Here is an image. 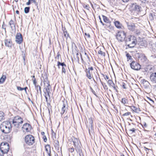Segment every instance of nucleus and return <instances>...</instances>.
Listing matches in <instances>:
<instances>
[{
  "mask_svg": "<svg viewBox=\"0 0 156 156\" xmlns=\"http://www.w3.org/2000/svg\"><path fill=\"white\" fill-rule=\"evenodd\" d=\"M23 41V37L22 34L20 33L17 34L16 36V41L18 44H20Z\"/></svg>",
  "mask_w": 156,
  "mask_h": 156,
  "instance_id": "nucleus-13",
  "label": "nucleus"
},
{
  "mask_svg": "<svg viewBox=\"0 0 156 156\" xmlns=\"http://www.w3.org/2000/svg\"><path fill=\"white\" fill-rule=\"evenodd\" d=\"M23 122V119L20 116H17L14 117L12 121V124L15 127L18 128L21 126Z\"/></svg>",
  "mask_w": 156,
  "mask_h": 156,
  "instance_id": "nucleus-5",
  "label": "nucleus"
},
{
  "mask_svg": "<svg viewBox=\"0 0 156 156\" xmlns=\"http://www.w3.org/2000/svg\"><path fill=\"white\" fill-rule=\"evenodd\" d=\"M126 37V34L122 31L118 32L116 35L117 39L120 41H123Z\"/></svg>",
  "mask_w": 156,
  "mask_h": 156,
  "instance_id": "nucleus-7",
  "label": "nucleus"
},
{
  "mask_svg": "<svg viewBox=\"0 0 156 156\" xmlns=\"http://www.w3.org/2000/svg\"><path fill=\"white\" fill-rule=\"evenodd\" d=\"M26 143L28 145H32L35 142V138L32 135H28L25 138Z\"/></svg>",
  "mask_w": 156,
  "mask_h": 156,
  "instance_id": "nucleus-6",
  "label": "nucleus"
},
{
  "mask_svg": "<svg viewBox=\"0 0 156 156\" xmlns=\"http://www.w3.org/2000/svg\"><path fill=\"white\" fill-rule=\"evenodd\" d=\"M16 13L18 14H19V11L18 10H16Z\"/></svg>",
  "mask_w": 156,
  "mask_h": 156,
  "instance_id": "nucleus-61",
  "label": "nucleus"
},
{
  "mask_svg": "<svg viewBox=\"0 0 156 156\" xmlns=\"http://www.w3.org/2000/svg\"><path fill=\"white\" fill-rule=\"evenodd\" d=\"M104 77H105V78L106 80V79H108V76L106 75H105V76H104Z\"/></svg>",
  "mask_w": 156,
  "mask_h": 156,
  "instance_id": "nucleus-54",
  "label": "nucleus"
},
{
  "mask_svg": "<svg viewBox=\"0 0 156 156\" xmlns=\"http://www.w3.org/2000/svg\"><path fill=\"white\" fill-rule=\"evenodd\" d=\"M30 4V1H28V2L26 3V5H29Z\"/></svg>",
  "mask_w": 156,
  "mask_h": 156,
  "instance_id": "nucleus-51",
  "label": "nucleus"
},
{
  "mask_svg": "<svg viewBox=\"0 0 156 156\" xmlns=\"http://www.w3.org/2000/svg\"><path fill=\"white\" fill-rule=\"evenodd\" d=\"M127 27L129 30L132 31H134L135 30L136 28V27L134 23H128Z\"/></svg>",
  "mask_w": 156,
  "mask_h": 156,
  "instance_id": "nucleus-15",
  "label": "nucleus"
},
{
  "mask_svg": "<svg viewBox=\"0 0 156 156\" xmlns=\"http://www.w3.org/2000/svg\"><path fill=\"white\" fill-rule=\"evenodd\" d=\"M45 97L46 102H48V98L47 97V96L46 95L45 96Z\"/></svg>",
  "mask_w": 156,
  "mask_h": 156,
  "instance_id": "nucleus-58",
  "label": "nucleus"
},
{
  "mask_svg": "<svg viewBox=\"0 0 156 156\" xmlns=\"http://www.w3.org/2000/svg\"><path fill=\"white\" fill-rule=\"evenodd\" d=\"M6 78V77L5 76L3 75L0 79V84L3 83L5 81Z\"/></svg>",
  "mask_w": 156,
  "mask_h": 156,
  "instance_id": "nucleus-24",
  "label": "nucleus"
},
{
  "mask_svg": "<svg viewBox=\"0 0 156 156\" xmlns=\"http://www.w3.org/2000/svg\"><path fill=\"white\" fill-rule=\"evenodd\" d=\"M60 54L59 52H58L57 54V56L55 57V61L58 60L59 58Z\"/></svg>",
  "mask_w": 156,
  "mask_h": 156,
  "instance_id": "nucleus-38",
  "label": "nucleus"
},
{
  "mask_svg": "<svg viewBox=\"0 0 156 156\" xmlns=\"http://www.w3.org/2000/svg\"><path fill=\"white\" fill-rule=\"evenodd\" d=\"M5 44L6 46L11 47L12 45V43L10 40L6 39L5 41Z\"/></svg>",
  "mask_w": 156,
  "mask_h": 156,
  "instance_id": "nucleus-17",
  "label": "nucleus"
},
{
  "mask_svg": "<svg viewBox=\"0 0 156 156\" xmlns=\"http://www.w3.org/2000/svg\"><path fill=\"white\" fill-rule=\"evenodd\" d=\"M144 149H145V150L147 151V150H148V151H149L150 150H151L150 149H148L147 147H144Z\"/></svg>",
  "mask_w": 156,
  "mask_h": 156,
  "instance_id": "nucleus-53",
  "label": "nucleus"
},
{
  "mask_svg": "<svg viewBox=\"0 0 156 156\" xmlns=\"http://www.w3.org/2000/svg\"><path fill=\"white\" fill-rule=\"evenodd\" d=\"M63 104L61 109V114L62 115L66 113L68 110V105L66 102L63 101Z\"/></svg>",
  "mask_w": 156,
  "mask_h": 156,
  "instance_id": "nucleus-12",
  "label": "nucleus"
},
{
  "mask_svg": "<svg viewBox=\"0 0 156 156\" xmlns=\"http://www.w3.org/2000/svg\"><path fill=\"white\" fill-rule=\"evenodd\" d=\"M54 142L55 143V146L56 147H58L59 146V142L58 140H55L54 141Z\"/></svg>",
  "mask_w": 156,
  "mask_h": 156,
  "instance_id": "nucleus-34",
  "label": "nucleus"
},
{
  "mask_svg": "<svg viewBox=\"0 0 156 156\" xmlns=\"http://www.w3.org/2000/svg\"><path fill=\"white\" fill-rule=\"evenodd\" d=\"M85 34L86 36H87V37L88 38L90 37V34H87V33H85Z\"/></svg>",
  "mask_w": 156,
  "mask_h": 156,
  "instance_id": "nucleus-49",
  "label": "nucleus"
},
{
  "mask_svg": "<svg viewBox=\"0 0 156 156\" xmlns=\"http://www.w3.org/2000/svg\"><path fill=\"white\" fill-rule=\"evenodd\" d=\"M4 113L2 112H0V121L4 119Z\"/></svg>",
  "mask_w": 156,
  "mask_h": 156,
  "instance_id": "nucleus-26",
  "label": "nucleus"
},
{
  "mask_svg": "<svg viewBox=\"0 0 156 156\" xmlns=\"http://www.w3.org/2000/svg\"><path fill=\"white\" fill-rule=\"evenodd\" d=\"M141 8V7L140 5L136 4H133L131 5L130 9L131 10L135 11L137 13L140 12Z\"/></svg>",
  "mask_w": 156,
  "mask_h": 156,
  "instance_id": "nucleus-10",
  "label": "nucleus"
},
{
  "mask_svg": "<svg viewBox=\"0 0 156 156\" xmlns=\"http://www.w3.org/2000/svg\"><path fill=\"white\" fill-rule=\"evenodd\" d=\"M108 83L112 87H113L115 85V83L113 82L111 80H109L108 81Z\"/></svg>",
  "mask_w": 156,
  "mask_h": 156,
  "instance_id": "nucleus-28",
  "label": "nucleus"
},
{
  "mask_svg": "<svg viewBox=\"0 0 156 156\" xmlns=\"http://www.w3.org/2000/svg\"><path fill=\"white\" fill-rule=\"evenodd\" d=\"M121 102L122 104L125 106L128 104V100L125 98H122V99Z\"/></svg>",
  "mask_w": 156,
  "mask_h": 156,
  "instance_id": "nucleus-21",
  "label": "nucleus"
},
{
  "mask_svg": "<svg viewBox=\"0 0 156 156\" xmlns=\"http://www.w3.org/2000/svg\"><path fill=\"white\" fill-rule=\"evenodd\" d=\"M85 55L86 56V57L88 59H89V57L88 56V55L87 54V53L86 52H85Z\"/></svg>",
  "mask_w": 156,
  "mask_h": 156,
  "instance_id": "nucleus-50",
  "label": "nucleus"
},
{
  "mask_svg": "<svg viewBox=\"0 0 156 156\" xmlns=\"http://www.w3.org/2000/svg\"><path fill=\"white\" fill-rule=\"evenodd\" d=\"M135 130L136 129L135 128H133L132 129H129V131L130 133H133L135 132Z\"/></svg>",
  "mask_w": 156,
  "mask_h": 156,
  "instance_id": "nucleus-36",
  "label": "nucleus"
},
{
  "mask_svg": "<svg viewBox=\"0 0 156 156\" xmlns=\"http://www.w3.org/2000/svg\"><path fill=\"white\" fill-rule=\"evenodd\" d=\"M112 87L114 88V90H115L117 92H118L117 90V86H116L115 85L114 86H113V87Z\"/></svg>",
  "mask_w": 156,
  "mask_h": 156,
  "instance_id": "nucleus-39",
  "label": "nucleus"
},
{
  "mask_svg": "<svg viewBox=\"0 0 156 156\" xmlns=\"http://www.w3.org/2000/svg\"><path fill=\"white\" fill-rule=\"evenodd\" d=\"M131 114L130 112H127L126 113L124 114H123L122 116H127L130 115Z\"/></svg>",
  "mask_w": 156,
  "mask_h": 156,
  "instance_id": "nucleus-40",
  "label": "nucleus"
},
{
  "mask_svg": "<svg viewBox=\"0 0 156 156\" xmlns=\"http://www.w3.org/2000/svg\"><path fill=\"white\" fill-rule=\"evenodd\" d=\"M114 24L115 27L118 28H121L122 26V24L118 21H116L114 22Z\"/></svg>",
  "mask_w": 156,
  "mask_h": 156,
  "instance_id": "nucleus-20",
  "label": "nucleus"
},
{
  "mask_svg": "<svg viewBox=\"0 0 156 156\" xmlns=\"http://www.w3.org/2000/svg\"><path fill=\"white\" fill-rule=\"evenodd\" d=\"M64 36L66 38H67L68 37H69V34L67 31H64Z\"/></svg>",
  "mask_w": 156,
  "mask_h": 156,
  "instance_id": "nucleus-37",
  "label": "nucleus"
},
{
  "mask_svg": "<svg viewBox=\"0 0 156 156\" xmlns=\"http://www.w3.org/2000/svg\"><path fill=\"white\" fill-rule=\"evenodd\" d=\"M99 20H100V23L103 25H104V23H103L102 21L101 20V18L100 16H99Z\"/></svg>",
  "mask_w": 156,
  "mask_h": 156,
  "instance_id": "nucleus-47",
  "label": "nucleus"
},
{
  "mask_svg": "<svg viewBox=\"0 0 156 156\" xmlns=\"http://www.w3.org/2000/svg\"><path fill=\"white\" fill-rule=\"evenodd\" d=\"M122 1L124 2H127L129 0H122Z\"/></svg>",
  "mask_w": 156,
  "mask_h": 156,
  "instance_id": "nucleus-57",
  "label": "nucleus"
},
{
  "mask_svg": "<svg viewBox=\"0 0 156 156\" xmlns=\"http://www.w3.org/2000/svg\"><path fill=\"white\" fill-rule=\"evenodd\" d=\"M125 41L128 46L130 48L134 47L137 43L136 37L132 35L128 36Z\"/></svg>",
  "mask_w": 156,
  "mask_h": 156,
  "instance_id": "nucleus-2",
  "label": "nucleus"
},
{
  "mask_svg": "<svg viewBox=\"0 0 156 156\" xmlns=\"http://www.w3.org/2000/svg\"><path fill=\"white\" fill-rule=\"evenodd\" d=\"M33 83L34 86L36 85L37 82L36 81V79L35 78L33 80Z\"/></svg>",
  "mask_w": 156,
  "mask_h": 156,
  "instance_id": "nucleus-44",
  "label": "nucleus"
},
{
  "mask_svg": "<svg viewBox=\"0 0 156 156\" xmlns=\"http://www.w3.org/2000/svg\"><path fill=\"white\" fill-rule=\"evenodd\" d=\"M126 56L127 57V59H128L129 60H131L132 59V57L130 56L129 53H127L126 55Z\"/></svg>",
  "mask_w": 156,
  "mask_h": 156,
  "instance_id": "nucleus-35",
  "label": "nucleus"
},
{
  "mask_svg": "<svg viewBox=\"0 0 156 156\" xmlns=\"http://www.w3.org/2000/svg\"><path fill=\"white\" fill-rule=\"evenodd\" d=\"M41 134L43 136H44V132H41Z\"/></svg>",
  "mask_w": 156,
  "mask_h": 156,
  "instance_id": "nucleus-59",
  "label": "nucleus"
},
{
  "mask_svg": "<svg viewBox=\"0 0 156 156\" xmlns=\"http://www.w3.org/2000/svg\"><path fill=\"white\" fill-rule=\"evenodd\" d=\"M51 131H52V135H55V132L53 131V130L52 129Z\"/></svg>",
  "mask_w": 156,
  "mask_h": 156,
  "instance_id": "nucleus-56",
  "label": "nucleus"
},
{
  "mask_svg": "<svg viewBox=\"0 0 156 156\" xmlns=\"http://www.w3.org/2000/svg\"><path fill=\"white\" fill-rule=\"evenodd\" d=\"M102 16L104 22L106 23H108L109 22V20L106 16L103 15H102Z\"/></svg>",
  "mask_w": 156,
  "mask_h": 156,
  "instance_id": "nucleus-25",
  "label": "nucleus"
},
{
  "mask_svg": "<svg viewBox=\"0 0 156 156\" xmlns=\"http://www.w3.org/2000/svg\"><path fill=\"white\" fill-rule=\"evenodd\" d=\"M78 55H79V54L78 53H77L76 54L75 57V59L77 62H79V58L78 56Z\"/></svg>",
  "mask_w": 156,
  "mask_h": 156,
  "instance_id": "nucleus-31",
  "label": "nucleus"
},
{
  "mask_svg": "<svg viewBox=\"0 0 156 156\" xmlns=\"http://www.w3.org/2000/svg\"><path fill=\"white\" fill-rule=\"evenodd\" d=\"M45 150H46V151H47L48 154V153H50H50H51L50 151H48L47 148L46 147L45 148Z\"/></svg>",
  "mask_w": 156,
  "mask_h": 156,
  "instance_id": "nucleus-55",
  "label": "nucleus"
},
{
  "mask_svg": "<svg viewBox=\"0 0 156 156\" xmlns=\"http://www.w3.org/2000/svg\"><path fill=\"white\" fill-rule=\"evenodd\" d=\"M57 66L58 68H60V66H62V73H64V74H66V69L67 68V66L64 62L61 63L60 62L58 61Z\"/></svg>",
  "mask_w": 156,
  "mask_h": 156,
  "instance_id": "nucleus-11",
  "label": "nucleus"
},
{
  "mask_svg": "<svg viewBox=\"0 0 156 156\" xmlns=\"http://www.w3.org/2000/svg\"><path fill=\"white\" fill-rule=\"evenodd\" d=\"M90 89L91 90V91L94 94H95V92L93 90V89L91 87H90Z\"/></svg>",
  "mask_w": 156,
  "mask_h": 156,
  "instance_id": "nucleus-48",
  "label": "nucleus"
},
{
  "mask_svg": "<svg viewBox=\"0 0 156 156\" xmlns=\"http://www.w3.org/2000/svg\"><path fill=\"white\" fill-rule=\"evenodd\" d=\"M67 118H68V117H67V116H65V117H64V119H65L66 120L67 119Z\"/></svg>",
  "mask_w": 156,
  "mask_h": 156,
  "instance_id": "nucleus-63",
  "label": "nucleus"
},
{
  "mask_svg": "<svg viewBox=\"0 0 156 156\" xmlns=\"http://www.w3.org/2000/svg\"><path fill=\"white\" fill-rule=\"evenodd\" d=\"M9 24L10 26V27L12 29V26H13L14 27H15V25L14 24V23L13 20H11L9 22Z\"/></svg>",
  "mask_w": 156,
  "mask_h": 156,
  "instance_id": "nucleus-27",
  "label": "nucleus"
},
{
  "mask_svg": "<svg viewBox=\"0 0 156 156\" xmlns=\"http://www.w3.org/2000/svg\"><path fill=\"white\" fill-rule=\"evenodd\" d=\"M142 83L145 87L147 88L149 87L150 85L149 83L145 79H143L142 80Z\"/></svg>",
  "mask_w": 156,
  "mask_h": 156,
  "instance_id": "nucleus-19",
  "label": "nucleus"
},
{
  "mask_svg": "<svg viewBox=\"0 0 156 156\" xmlns=\"http://www.w3.org/2000/svg\"><path fill=\"white\" fill-rule=\"evenodd\" d=\"M24 88V90H25V91L26 92V91H26V89L27 88V87H25L24 88Z\"/></svg>",
  "mask_w": 156,
  "mask_h": 156,
  "instance_id": "nucleus-60",
  "label": "nucleus"
},
{
  "mask_svg": "<svg viewBox=\"0 0 156 156\" xmlns=\"http://www.w3.org/2000/svg\"><path fill=\"white\" fill-rule=\"evenodd\" d=\"M150 79L151 81L156 83V73H152L150 76Z\"/></svg>",
  "mask_w": 156,
  "mask_h": 156,
  "instance_id": "nucleus-16",
  "label": "nucleus"
},
{
  "mask_svg": "<svg viewBox=\"0 0 156 156\" xmlns=\"http://www.w3.org/2000/svg\"><path fill=\"white\" fill-rule=\"evenodd\" d=\"M28 0L30 1H32L35 4V5H37V3L36 2V0Z\"/></svg>",
  "mask_w": 156,
  "mask_h": 156,
  "instance_id": "nucleus-46",
  "label": "nucleus"
},
{
  "mask_svg": "<svg viewBox=\"0 0 156 156\" xmlns=\"http://www.w3.org/2000/svg\"><path fill=\"white\" fill-rule=\"evenodd\" d=\"M69 151L71 153L73 152L74 151V149L73 148L71 147V148H69Z\"/></svg>",
  "mask_w": 156,
  "mask_h": 156,
  "instance_id": "nucleus-41",
  "label": "nucleus"
},
{
  "mask_svg": "<svg viewBox=\"0 0 156 156\" xmlns=\"http://www.w3.org/2000/svg\"><path fill=\"white\" fill-rule=\"evenodd\" d=\"M2 28L4 29L5 30V27H4V25H2Z\"/></svg>",
  "mask_w": 156,
  "mask_h": 156,
  "instance_id": "nucleus-62",
  "label": "nucleus"
},
{
  "mask_svg": "<svg viewBox=\"0 0 156 156\" xmlns=\"http://www.w3.org/2000/svg\"><path fill=\"white\" fill-rule=\"evenodd\" d=\"M54 67L55 68V71L56 72V68L55 67V66H54Z\"/></svg>",
  "mask_w": 156,
  "mask_h": 156,
  "instance_id": "nucleus-64",
  "label": "nucleus"
},
{
  "mask_svg": "<svg viewBox=\"0 0 156 156\" xmlns=\"http://www.w3.org/2000/svg\"><path fill=\"white\" fill-rule=\"evenodd\" d=\"M98 53L101 55L102 56H105V52H103L101 50H100L98 51Z\"/></svg>",
  "mask_w": 156,
  "mask_h": 156,
  "instance_id": "nucleus-32",
  "label": "nucleus"
},
{
  "mask_svg": "<svg viewBox=\"0 0 156 156\" xmlns=\"http://www.w3.org/2000/svg\"><path fill=\"white\" fill-rule=\"evenodd\" d=\"M73 142L74 144V146L76 147L75 149H80L79 147V145L80 142L79 140L76 138H74L73 139H72Z\"/></svg>",
  "mask_w": 156,
  "mask_h": 156,
  "instance_id": "nucleus-14",
  "label": "nucleus"
},
{
  "mask_svg": "<svg viewBox=\"0 0 156 156\" xmlns=\"http://www.w3.org/2000/svg\"><path fill=\"white\" fill-rule=\"evenodd\" d=\"M43 139L44 141L45 142H46L47 141V138L45 136H43Z\"/></svg>",
  "mask_w": 156,
  "mask_h": 156,
  "instance_id": "nucleus-43",
  "label": "nucleus"
},
{
  "mask_svg": "<svg viewBox=\"0 0 156 156\" xmlns=\"http://www.w3.org/2000/svg\"><path fill=\"white\" fill-rule=\"evenodd\" d=\"M131 68L135 70H138L140 69L141 66L138 63L133 61L130 64Z\"/></svg>",
  "mask_w": 156,
  "mask_h": 156,
  "instance_id": "nucleus-9",
  "label": "nucleus"
},
{
  "mask_svg": "<svg viewBox=\"0 0 156 156\" xmlns=\"http://www.w3.org/2000/svg\"><path fill=\"white\" fill-rule=\"evenodd\" d=\"M9 149V145L8 143L5 142L1 143L0 145V151L2 153H0L1 156H3L4 154L7 153Z\"/></svg>",
  "mask_w": 156,
  "mask_h": 156,
  "instance_id": "nucleus-3",
  "label": "nucleus"
},
{
  "mask_svg": "<svg viewBox=\"0 0 156 156\" xmlns=\"http://www.w3.org/2000/svg\"><path fill=\"white\" fill-rule=\"evenodd\" d=\"M30 127V125L29 124L27 123H26L23 125L22 128L24 130H25L26 131L28 132L29 129Z\"/></svg>",
  "mask_w": 156,
  "mask_h": 156,
  "instance_id": "nucleus-18",
  "label": "nucleus"
},
{
  "mask_svg": "<svg viewBox=\"0 0 156 156\" xmlns=\"http://www.w3.org/2000/svg\"><path fill=\"white\" fill-rule=\"evenodd\" d=\"M35 88L37 90V93H39V92L41 93V87L39 85H36L35 86Z\"/></svg>",
  "mask_w": 156,
  "mask_h": 156,
  "instance_id": "nucleus-23",
  "label": "nucleus"
},
{
  "mask_svg": "<svg viewBox=\"0 0 156 156\" xmlns=\"http://www.w3.org/2000/svg\"><path fill=\"white\" fill-rule=\"evenodd\" d=\"M88 120L89 121H90V125L91 126V124H92V120L90 119H89Z\"/></svg>",
  "mask_w": 156,
  "mask_h": 156,
  "instance_id": "nucleus-52",
  "label": "nucleus"
},
{
  "mask_svg": "<svg viewBox=\"0 0 156 156\" xmlns=\"http://www.w3.org/2000/svg\"><path fill=\"white\" fill-rule=\"evenodd\" d=\"M12 126L10 122L5 121L1 125L0 129L1 131L4 133H9L11 129Z\"/></svg>",
  "mask_w": 156,
  "mask_h": 156,
  "instance_id": "nucleus-1",
  "label": "nucleus"
},
{
  "mask_svg": "<svg viewBox=\"0 0 156 156\" xmlns=\"http://www.w3.org/2000/svg\"><path fill=\"white\" fill-rule=\"evenodd\" d=\"M76 151L79 153L80 156H83L82 153L81 152V150L80 149H76Z\"/></svg>",
  "mask_w": 156,
  "mask_h": 156,
  "instance_id": "nucleus-29",
  "label": "nucleus"
},
{
  "mask_svg": "<svg viewBox=\"0 0 156 156\" xmlns=\"http://www.w3.org/2000/svg\"><path fill=\"white\" fill-rule=\"evenodd\" d=\"M17 89L18 90L22 91V90H24V88H22L21 87H17Z\"/></svg>",
  "mask_w": 156,
  "mask_h": 156,
  "instance_id": "nucleus-42",
  "label": "nucleus"
},
{
  "mask_svg": "<svg viewBox=\"0 0 156 156\" xmlns=\"http://www.w3.org/2000/svg\"><path fill=\"white\" fill-rule=\"evenodd\" d=\"M30 7H26L24 9V12L25 13H27L29 12L30 10Z\"/></svg>",
  "mask_w": 156,
  "mask_h": 156,
  "instance_id": "nucleus-30",
  "label": "nucleus"
},
{
  "mask_svg": "<svg viewBox=\"0 0 156 156\" xmlns=\"http://www.w3.org/2000/svg\"><path fill=\"white\" fill-rule=\"evenodd\" d=\"M83 8L86 9L88 10H89L90 7L88 5H86L85 4H83Z\"/></svg>",
  "mask_w": 156,
  "mask_h": 156,
  "instance_id": "nucleus-33",
  "label": "nucleus"
},
{
  "mask_svg": "<svg viewBox=\"0 0 156 156\" xmlns=\"http://www.w3.org/2000/svg\"><path fill=\"white\" fill-rule=\"evenodd\" d=\"M44 93L45 94H47L49 97H50V90H51V87L47 78L44 80Z\"/></svg>",
  "mask_w": 156,
  "mask_h": 156,
  "instance_id": "nucleus-4",
  "label": "nucleus"
},
{
  "mask_svg": "<svg viewBox=\"0 0 156 156\" xmlns=\"http://www.w3.org/2000/svg\"><path fill=\"white\" fill-rule=\"evenodd\" d=\"M131 109L134 112H138L140 111L139 108L134 106H132L131 107Z\"/></svg>",
  "mask_w": 156,
  "mask_h": 156,
  "instance_id": "nucleus-22",
  "label": "nucleus"
},
{
  "mask_svg": "<svg viewBox=\"0 0 156 156\" xmlns=\"http://www.w3.org/2000/svg\"><path fill=\"white\" fill-rule=\"evenodd\" d=\"M93 70L94 69L92 67H89L88 69L86 68L85 69L86 76L89 79H91L92 78V73Z\"/></svg>",
  "mask_w": 156,
  "mask_h": 156,
  "instance_id": "nucleus-8",
  "label": "nucleus"
},
{
  "mask_svg": "<svg viewBox=\"0 0 156 156\" xmlns=\"http://www.w3.org/2000/svg\"><path fill=\"white\" fill-rule=\"evenodd\" d=\"M122 87L124 89H126V87L125 84L124 82H122Z\"/></svg>",
  "mask_w": 156,
  "mask_h": 156,
  "instance_id": "nucleus-45",
  "label": "nucleus"
}]
</instances>
